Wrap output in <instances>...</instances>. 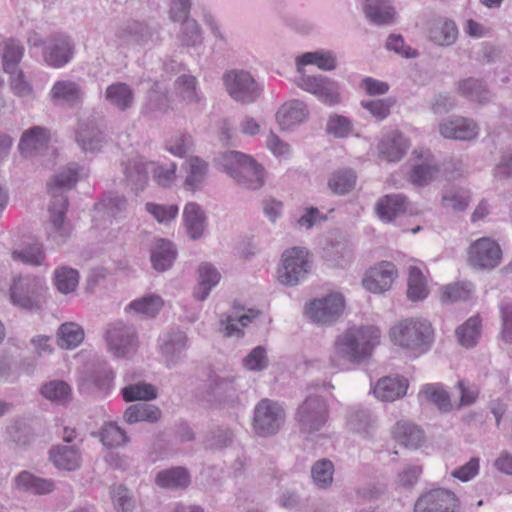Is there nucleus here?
Returning <instances> with one entry per match:
<instances>
[{
    "label": "nucleus",
    "instance_id": "obj_1",
    "mask_svg": "<svg viewBox=\"0 0 512 512\" xmlns=\"http://www.w3.org/2000/svg\"><path fill=\"white\" fill-rule=\"evenodd\" d=\"M80 170L82 168L77 164H69L47 184L52 201L48 209L50 216L46 226V233L48 239L57 245L63 244L69 238L72 231L70 223L66 220L69 202L62 189H70L77 183Z\"/></svg>",
    "mask_w": 512,
    "mask_h": 512
},
{
    "label": "nucleus",
    "instance_id": "obj_2",
    "mask_svg": "<svg viewBox=\"0 0 512 512\" xmlns=\"http://www.w3.org/2000/svg\"><path fill=\"white\" fill-rule=\"evenodd\" d=\"M380 331L374 326H353L337 336L334 342L332 362L339 366L338 361L360 363L368 358L372 350L379 344Z\"/></svg>",
    "mask_w": 512,
    "mask_h": 512
},
{
    "label": "nucleus",
    "instance_id": "obj_3",
    "mask_svg": "<svg viewBox=\"0 0 512 512\" xmlns=\"http://www.w3.org/2000/svg\"><path fill=\"white\" fill-rule=\"evenodd\" d=\"M215 161L242 188L257 190L265 183L263 167L249 155L225 151Z\"/></svg>",
    "mask_w": 512,
    "mask_h": 512
},
{
    "label": "nucleus",
    "instance_id": "obj_4",
    "mask_svg": "<svg viewBox=\"0 0 512 512\" xmlns=\"http://www.w3.org/2000/svg\"><path fill=\"white\" fill-rule=\"evenodd\" d=\"M330 408L327 399L318 394H310L298 405L294 420L299 433L307 440L320 435L329 421Z\"/></svg>",
    "mask_w": 512,
    "mask_h": 512
},
{
    "label": "nucleus",
    "instance_id": "obj_5",
    "mask_svg": "<svg viewBox=\"0 0 512 512\" xmlns=\"http://www.w3.org/2000/svg\"><path fill=\"white\" fill-rule=\"evenodd\" d=\"M433 336L431 323L423 318L403 319L390 330V337L395 345L419 353L429 349Z\"/></svg>",
    "mask_w": 512,
    "mask_h": 512
},
{
    "label": "nucleus",
    "instance_id": "obj_6",
    "mask_svg": "<svg viewBox=\"0 0 512 512\" xmlns=\"http://www.w3.org/2000/svg\"><path fill=\"white\" fill-rule=\"evenodd\" d=\"M43 280L31 275H20L10 286V300L13 305L28 311H37L45 303Z\"/></svg>",
    "mask_w": 512,
    "mask_h": 512
},
{
    "label": "nucleus",
    "instance_id": "obj_7",
    "mask_svg": "<svg viewBox=\"0 0 512 512\" xmlns=\"http://www.w3.org/2000/svg\"><path fill=\"white\" fill-rule=\"evenodd\" d=\"M227 94L242 105L255 103L262 94V87L254 76L243 69H232L223 74Z\"/></svg>",
    "mask_w": 512,
    "mask_h": 512
},
{
    "label": "nucleus",
    "instance_id": "obj_8",
    "mask_svg": "<svg viewBox=\"0 0 512 512\" xmlns=\"http://www.w3.org/2000/svg\"><path fill=\"white\" fill-rule=\"evenodd\" d=\"M285 418V410L278 402L264 398L254 408L253 429L261 437L273 436L282 428Z\"/></svg>",
    "mask_w": 512,
    "mask_h": 512
},
{
    "label": "nucleus",
    "instance_id": "obj_9",
    "mask_svg": "<svg viewBox=\"0 0 512 512\" xmlns=\"http://www.w3.org/2000/svg\"><path fill=\"white\" fill-rule=\"evenodd\" d=\"M105 338L109 350L118 358L133 357L139 347L135 328L121 320L110 323L107 326Z\"/></svg>",
    "mask_w": 512,
    "mask_h": 512
},
{
    "label": "nucleus",
    "instance_id": "obj_10",
    "mask_svg": "<svg viewBox=\"0 0 512 512\" xmlns=\"http://www.w3.org/2000/svg\"><path fill=\"white\" fill-rule=\"evenodd\" d=\"M310 269L308 252L293 247L282 254V266L278 269V280L286 286H295L306 277Z\"/></svg>",
    "mask_w": 512,
    "mask_h": 512
},
{
    "label": "nucleus",
    "instance_id": "obj_11",
    "mask_svg": "<svg viewBox=\"0 0 512 512\" xmlns=\"http://www.w3.org/2000/svg\"><path fill=\"white\" fill-rule=\"evenodd\" d=\"M246 387L241 377L211 375L207 381L206 388L210 399L230 406L240 404V395Z\"/></svg>",
    "mask_w": 512,
    "mask_h": 512
},
{
    "label": "nucleus",
    "instance_id": "obj_12",
    "mask_svg": "<svg viewBox=\"0 0 512 512\" xmlns=\"http://www.w3.org/2000/svg\"><path fill=\"white\" fill-rule=\"evenodd\" d=\"M344 309V296L339 292H333L311 301L306 307V314L315 323L331 324L341 317Z\"/></svg>",
    "mask_w": 512,
    "mask_h": 512
},
{
    "label": "nucleus",
    "instance_id": "obj_13",
    "mask_svg": "<svg viewBox=\"0 0 512 512\" xmlns=\"http://www.w3.org/2000/svg\"><path fill=\"white\" fill-rule=\"evenodd\" d=\"M116 39L120 46L134 42L141 46L158 43L160 38V25L145 21H134L117 30Z\"/></svg>",
    "mask_w": 512,
    "mask_h": 512
},
{
    "label": "nucleus",
    "instance_id": "obj_14",
    "mask_svg": "<svg viewBox=\"0 0 512 512\" xmlns=\"http://www.w3.org/2000/svg\"><path fill=\"white\" fill-rule=\"evenodd\" d=\"M295 83L302 90L317 96L325 104L335 105L340 102L338 83L326 76H309L300 73Z\"/></svg>",
    "mask_w": 512,
    "mask_h": 512
},
{
    "label": "nucleus",
    "instance_id": "obj_15",
    "mask_svg": "<svg viewBox=\"0 0 512 512\" xmlns=\"http://www.w3.org/2000/svg\"><path fill=\"white\" fill-rule=\"evenodd\" d=\"M459 500L449 490L438 488L423 493L415 502L414 512H456Z\"/></svg>",
    "mask_w": 512,
    "mask_h": 512
},
{
    "label": "nucleus",
    "instance_id": "obj_16",
    "mask_svg": "<svg viewBox=\"0 0 512 512\" xmlns=\"http://www.w3.org/2000/svg\"><path fill=\"white\" fill-rule=\"evenodd\" d=\"M501 255L498 243L489 238H481L470 246L469 262L473 267L490 270L500 263Z\"/></svg>",
    "mask_w": 512,
    "mask_h": 512
},
{
    "label": "nucleus",
    "instance_id": "obj_17",
    "mask_svg": "<svg viewBox=\"0 0 512 512\" xmlns=\"http://www.w3.org/2000/svg\"><path fill=\"white\" fill-rule=\"evenodd\" d=\"M74 45L68 36L55 34L47 39L43 51L44 61L52 67H62L73 57Z\"/></svg>",
    "mask_w": 512,
    "mask_h": 512
},
{
    "label": "nucleus",
    "instance_id": "obj_18",
    "mask_svg": "<svg viewBox=\"0 0 512 512\" xmlns=\"http://www.w3.org/2000/svg\"><path fill=\"white\" fill-rule=\"evenodd\" d=\"M439 132L447 139L469 141L478 135V127L471 119L452 116L440 122Z\"/></svg>",
    "mask_w": 512,
    "mask_h": 512
},
{
    "label": "nucleus",
    "instance_id": "obj_19",
    "mask_svg": "<svg viewBox=\"0 0 512 512\" xmlns=\"http://www.w3.org/2000/svg\"><path fill=\"white\" fill-rule=\"evenodd\" d=\"M396 276L395 265L391 262H382L368 271L362 284L372 293H382L391 288Z\"/></svg>",
    "mask_w": 512,
    "mask_h": 512
},
{
    "label": "nucleus",
    "instance_id": "obj_20",
    "mask_svg": "<svg viewBox=\"0 0 512 512\" xmlns=\"http://www.w3.org/2000/svg\"><path fill=\"white\" fill-rule=\"evenodd\" d=\"M121 165L127 186L135 193L143 191L149 180V162L136 157L123 161Z\"/></svg>",
    "mask_w": 512,
    "mask_h": 512
},
{
    "label": "nucleus",
    "instance_id": "obj_21",
    "mask_svg": "<svg viewBox=\"0 0 512 512\" xmlns=\"http://www.w3.org/2000/svg\"><path fill=\"white\" fill-rule=\"evenodd\" d=\"M155 484L167 490H185L191 484V475L182 466L160 470L155 476Z\"/></svg>",
    "mask_w": 512,
    "mask_h": 512
},
{
    "label": "nucleus",
    "instance_id": "obj_22",
    "mask_svg": "<svg viewBox=\"0 0 512 512\" xmlns=\"http://www.w3.org/2000/svg\"><path fill=\"white\" fill-rule=\"evenodd\" d=\"M177 251L169 240L158 238L150 248V260L152 267L158 272L170 269L176 259Z\"/></svg>",
    "mask_w": 512,
    "mask_h": 512
},
{
    "label": "nucleus",
    "instance_id": "obj_23",
    "mask_svg": "<svg viewBox=\"0 0 512 512\" xmlns=\"http://www.w3.org/2000/svg\"><path fill=\"white\" fill-rule=\"evenodd\" d=\"M408 381L404 377L386 376L378 380L373 393L376 398L384 402H392L406 394Z\"/></svg>",
    "mask_w": 512,
    "mask_h": 512
},
{
    "label": "nucleus",
    "instance_id": "obj_24",
    "mask_svg": "<svg viewBox=\"0 0 512 512\" xmlns=\"http://www.w3.org/2000/svg\"><path fill=\"white\" fill-rule=\"evenodd\" d=\"M428 38L438 46H451L458 38L457 26L449 19L433 20L428 26Z\"/></svg>",
    "mask_w": 512,
    "mask_h": 512
},
{
    "label": "nucleus",
    "instance_id": "obj_25",
    "mask_svg": "<svg viewBox=\"0 0 512 512\" xmlns=\"http://www.w3.org/2000/svg\"><path fill=\"white\" fill-rule=\"evenodd\" d=\"M407 209V198L402 194L385 195L375 206L378 217L384 222H391L404 214Z\"/></svg>",
    "mask_w": 512,
    "mask_h": 512
},
{
    "label": "nucleus",
    "instance_id": "obj_26",
    "mask_svg": "<svg viewBox=\"0 0 512 512\" xmlns=\"http://www.w3.org/2000/svg\"><path fill=\"white\" fill-rule=\"evenodd\" d=\"M105 100L119 111L131 109L135 102L133 89L124 82L109 85L104 94Z\"/></svg>",
    "mask_w": 512,
    "mask_h": 512
},
{
    "label": "nucleus",
    "instance_id": "obj_27",
    "mask_svg": "<svg viewBox=\"0 0 512 512\" xmlns=\"http://www.w3.org/2000/svg\"><path fill=\"white\" fill-rule=\"evenodd\" d=\"M308 116L307 106L303 101L292 100L283 104L276 113V119L282 129L302 123Z\"/></svg>",
    "mask_w": 512,
    "mask_h": 512
},
{
    "label": "nucleus",
    "instance_id": "obj_28",
    "mask_svg": "<svg viewBox=\"0 0 512 512\" xmlns=\"http://www.w3.org/2000/svg\"><path fill=\"white\" fill-rule=\"evenodd\" d=\"M235 312L232 314H224L220 318V330L228 337L242 336V329L238 327L239 323L242 327L247 326L254 318L257 317L258 311L250 309L247 314L240 315L242 307L234 305Z\"/></svg>",
    "mask_w": 512,
    "mask_h": 512
},
{
    "label": "nucleus",
    "instance_id": "obj_29",
    "mask_svg": "<svg viewBox=\"0 0 512 512\" xmlns=\"http://www.w3.org/2000/svg\"><path fill=\"white\" fill-rule=\"evenodd\" d=\"M76 141L84 151H99L104 142V135L93 121L82 122L76 133Z\"/></svg>",
    "mask_w": 512,
    "mask_h": 512
},
{
    "label": "nucleus",
    "instance_id": "obj_30",
    "mask_svg": "<svg viewBox=\"0 0 512 512\" xmlns=\"http://www.w3.org/2000/svg\"><path fill=\"white\" fill-rule=\"evenodd\" d=\"M50 95L55 104L72 107L81 100L82 91L77 83L64 80L54 84Z\"/></svg>",
    "mask_w": 512,
    "mask_h": 512
},
{
    "label": "nucleus",
    "instance_id": "obj_31",
    "mask_svg": "<svg viewBox=\"0 0 512 512\" xmlns=\"http://www.w3.org/2000/svg\"><path fill=\"white\" fill-rule=\"evenodd\" d=\"M183 218L189 237L193 240L201 238L206 228V216L201 207L194 202L186 204Z\"/></svg>",
    "mask_w": 512,
    "mask_h": 512
},
{
    "label": "nucleus",
    "instance_id": "obj_32",
    "mask_svg": "<svg viewBox=\"0 0 512 512\" xmlns=\"http://www.w3.org/2000/svg\"><path fill=\"white\" fill-rule=\"evenodd\" d=\"M408 148L406 138L401 133L385 136L378 145L380 156L389 161H399Z\"/></svg>",
    "mask_w": 512,
    "mask_h": 512
},
{
    "label": "nucleus",
    "instance_id": "obj_33",
    "mask_svg": "<svg viewBox=\"0 0 512 512\" xmlns=\"http://www.w3.org/2000/svg\"><path fill=\"white\" fill-rule=\"evenodd\" d=\"M50 139V133L47 128L34 126L26 130L20 139L19 149L24 155H31L34 151L45 147Z\"/></svg>",
    "mask_w": 512,
    "mask_h": 512
},
{
    "label": "nucleus",
    "instance_id": "obj_34",
    "mask_svg": "<svg viewBox=\"0 0 512 512\" xmlns=\"http://www.w3.org/2000/svg\"><path fill=\"white\" fill-rule=\"evenodd\" d=\"M187 346V336L183 332L168 334L161 345V353L168 367L174 366Z\"/></svg>",
    "mask_w": 512,
    "mask_h": 512
},
{
    "label": "nucleus",
    "instance_id": "obj_35",
    "mask_svg": "<svg viewBox=\"0 0 512 512\" xmlns=\"http://www.w3.org/2000/svg\"><path fill=\"white\" fill-rule=\"evenodd\" d=\"M49 454L50 460L59 469L72 471L79 467L80 454L75 446H55Z\"/></svg>",
    "mask_w": 512,
    "mask_h": 512
},
{
    "label": "nucleus",
    "instance_id": "obj_36",
    "mask_svg": "<svg viewBox=\"0 0 512 512\" xmlns=\"http://www.w3.org/2000/svg\"><path fill=\"white\" fill-rule=\"evenodd\" d=\"M364 11L366 17L377 25L391 23L395 15L389 0H366Z\"/></svg>",
    "mask_w": 512,
    "mask_h": 512
},
{
    "label": "nucleus",
    "instance_id": "obj_37",
    "mask_svg": "<svg viewBox=\"0 0 512 512\" xmlns=\"http://www.w3.org/2000/svg\"><path fill=\"white\" fill-rule=\"evenodd\" d=\"M199 282L195 287L193 296L199 300L204 301L211 289L219 282L220 273L211 264L203 263L199 266Z\"/></svg>",
    "mask_w": 512,
    "mask_h": 512
},
{
    "label": "nucleus",
    "instance_id": "obj_38",
    "mask_svg": "<svg viewBox=\"0 0 512 512\" xmlns=\"http://www.w3.org/2000/svg\"><path fill=\"white\" fill-rule=\"evenodd\" d=\"M83 328L74 322H66L60 325L56 333L57 345L62 349H74L84 339Z\"/></svg>",
    "mask_w": 512,
    "mask_h": 512
},
{
    "label": "nucleus",
    "instance_id": "obj_39",
    "mask_svg": "<svg viewBox=\"0 0 512 512\" xmlns=\"http://www.w3.org/2000/svg\"><path fill=\"white\" fill-rule=\"evenodd\" d=\"M296 64L299 73H304L303 66L309 64H314L324 71H331L336 68V57L331 51L307 52L297 58Z\"/></svg>",
    "mask_w": 512,
    "mask_h": 512
},
{
    "label": "nucleus",
    "instance_id": "obj_40",
    "mask_svg": "<svg viewBox=\"0 0 512 512\" xmlns=\"http://www.w3.org/2000/svg\"><path fill=\"white\" fill-rule=\"evenodd\" d=\"M440 173V167L433 157L428 155L420 164L415 165L410 172V181L414 185L425 186L435 180Z\"/></svg>",
    "mask_w": 512,
    "mask_h": 512
},
{
    "label": "nucleus",
    "instance_id": "obj_41",
    "mask_svg": "<svg viewBox=\"0 0 512 512\" xmlns=\"http://www.w3.org/2000/svg\"><path fill=\"white\" fill-rule=\"evenodd\" d=\"M163 304L164 302L160 296L148 294L130 302L125 310L147 318H153L159 313Z\"/></svg>",
    "mask_w": 512,
    "mask_h": 512
},
{
    "label": "nucleus",
    "instance_id": "obj_42",
    "mask_svg": "<svg viewBox=\"0 0 512 512\" xmlns=\"http://www.w3.org/2000/svg\"><path fill=\"white\" fill-rule=\"evenodd\" d=\"M160 417L161 410L157 406L148 403L131 405L124 412V419L128 424L141 421L154 423L157 422Z\"/></svg>",
    "mask_w": 512,
    "mask_h": 512
},
{
    "label": "nucleus",
    "instance_id": "obj_43",
    "mask_svg": "<svg viewBox=\"0 0 512 512\" xmlns=\"http://www.w3.org/2000/svg\"><path fill=\"white\" fill-rule=\"evenodd\" d=\"M17 488L34 494H45L53 490L50 480L36 477L27 471L21 472L15 479Z\"/></svg>",
    "mask_w": 512,
    "mask_h": 512
},
{
    "label": "nucleus",
    "instance_id": "obj_44",
    "mask_svg": "<svg viewBox=\"0 0 512 512\" xmlns=\"http://www.w3.org/2000/svg\"><path fill=\"white\" fill-rule=\"evenodd\" d=\"M394 435L398 441L409 448H417L424 440L423 431L414 424L398 422L394 429Z\"/></svg>",
    "mask_w": 512,
    "mask_h": 512
},
{
    "label": "nucleus",
    "instance_id": "obj_45",
    "mask_svg": "<svg viewBox=\"0 0 512 512\" xmlns=\"http://www.w3.org/2000/svg\"><path fill=\"white\" fill-rule=\"evenodd\" d=\"M458 91L471 101L485 103L490 99V92L482 81L468 78L459 82Z\"/></svg>",
    "mask_w": 512,
    "mask_h": 512
},
{
    "label": "nucleus",
    "instance_id": "obj_46",
    "mask_svg": "<svg viewBox=\"0 0 512 512\" xmlns=\"http://www.w3.org/2000/svg\"><path fill=\"white\" fill-rule=\"evenodd\" d=\"M356 178L352 169H340L330 176L328 186L335 194L344 195L353 190Z\"/></svg>",
    "mask_w": 512,
    "mask_h": 512
},
{
    "label": "nucleus",
    "instance_id": "obj_47",
    "mask_svg": "<svg viewBox=\"0 0 512 512\" xmlns=\"http://www.w3.org/2000/svg\"><path fill=\"white\" fill-rule=\"evenodd\" d=\"M24 54V47L14 39L4 41L2 53L3 69L5 72H15L19 70V63Z\"/></svg>",
    "mask_w": 512,
    "mask_h": 512
},
{
    "label": "nucleus",
    "instance_id": "obj_48",
    "mask_svg": "<svg viewBox=\"0 0 512 512\" xmlns=\"http://www.w3.org/2000/svg\"><path fill=\"white\" fill-rule=\"evenodd\" d=\"M181 22V29L178 33L180 45L184 47H196L203 41L202 30L198 22L192 18Z\"/></svg>",
    "mask_w": 512,
    "mask_h": 512
},
{
    "label": "nucleus",
    "instance_id": "obj_49",
    "mask_svg": "<svg viewBox=\"0 0 512 512\" xmlns=\"http://www.w3.org/2000/svg\"><path fill=\"white\" fill-rule=\"evenodd\" d=\"M127 207V199L124 196L115 194L104 197L95 205V210L98 213L107 215L108 218H116L126 212Z\"/></svg>",
    "mask_w": 512,
    "mask_h": 512
},
{
    "label": "nucleus",
    "instance_id": "obj_50",
    "mask_svg": "<svg viewBox=\"0 0 512 512\" xmlns=\"http://www.w3.org/2000/svg\"><path fill=\"white\" fill-rule=\"evenodd\" d=\"M41 394L58 404H66L71 399V388L62 380H53L41 387Z\"/></svg>",
    "mask_w": 512,
    "mask_h": 512
},
{
    "label": "nucleus",
    "instance_id": "obj_51",
    "mask_svg": "<svg viewBox=\"0 0 512 512\" xmlns=\"http://www.w3.org/2000/svg\"><path fill=\"white\" fill-rule=\"evenodd\" d=\"M428 295L426 280L417 267H410L407 296L411 301H421Z\"/></svg>",
    "mask_w": 512,
    "mask_h": 512
},
{
    "label": "nucleus",
    "instance_id": "obj_52",
    "mask_svg": "<svg viewBox=\"0 0 512 512\" xmlns=\"http://www.w3.org/2000/svg\"><path fill=\"white\" fill-rule=\"evenodd\" d=\"M470 202V193L467 189L452 187L443 193V206L456 212L464 211Z\"/></svg>",
    "mask_w": 512,
    "mask_h": 512
},
{
    "label": "nucleus",
    "instance_id": "obj_53",
    "mask_svg": "<svg viewBox=\"0 0 512 512\" xmlns=\"http://www.w3.org/2000/svg\"><path fill=\"white\" fill-rule=\"evenodd\" d=\"M79 283V273L70 267H61L54 272V284L62 294L73 292Z\"/></svg>",
    "mask_w": 512,
    "mask_h": 512
},
{
    "label": "nucleus",
    "instance_id": "obj_54",
    "mask_svg": "<svg viewBox=\"0 0 512 512\" xmlns=\"http://www.w3.org/2000/svg\"><path fill=\"white\" fill-rule=\"evenodd\" d=\"M427 402L434 404L439 410L447 412L451 409V402L448 393L438 385H425L419 393Z\"/></svg>",
    "mask_w": 512,
    "mask_h": 512
},
{
    "label": "nucleus",
    "instance_id": "obj_55",
    "mask_svg": "<svg viewBox=\"0 0 512 512\" xmlns=\"http://www.w3.org/2000/svg\"><path fill=\"white\" fill-rule=\"evenodd\" d=\"M100 440L104 446L115 448L129 442L126 432L114 422L106 423L100 432Z\"/></svg>",
    "mask_w": 512,
    "mask_h": 512
},
{
    "label": "nucleus",
    "instance_id": "obj_56",
    "mask_svg": "<svg viewBox=\"0 0 512 512\" xmlns=\"http://www.w3.org/2000/svg\"><path fill=\"white\" fill-rule=\"evenodd\" d=\"M170 107L166 91L152 88L148 91L147 100L143 106V114L150 115L156 112L165 113Z\"/></svg>",
    "mask_w": 512,
    "mask_h": 512
},
{
    "label": "nucleus",
    "instance_id": "obj_57",
    "mask_svg": "<svg viewBox=\"0 0 512 512\" xmlns=\"http://www.w3.org/2000/svg\"><path fill=\"white\" fill-rule=\"evenodd\" d=\"M334 465L328 459L316 461L311 468L313 482L318 488H328L333 481Z\"/></svg>",
    "mask_w": 512,
    "mask_h": 512
},
{
    "label": "nucleus",
    "instance_id": "obj_58",
    "mask_svg": "<svg viewBox=\"0 0 512 512\" xmlns=\"http://www.w3.org/2000/svg\"><path fill=\"white\" fill-rule=\"evenodd\" d=\"M122 396L126 402H133L137 400H153L157 397L156 389L153 385L139 382L131 384L122 389Z\"/></svg>",
    "mask_w": 512,
    "mask_h": 512
},
{
    "label": "nucleus",
    "instance_id": "obj_59",
    "mask_svg": "<svg viewBox=\"0 0 512 512\" xmlns=\"http://www.w3.org/2000/svg\"><path fill=\"white\" fill-rule=\"evenodd\" d=\"M480 320L477 317L469 318L463 325L457 328L456 336L460 345L473 347L480 335Z\"/></svg>",
    "mask_w": 512,
    "mask_h": 512
},
{
    "label": "nucleus",
    "instance_id": "obj_60",
    "mask_svg": "<svg viewBox=\"0 0 512 512\" xmlns=\"http://www.w3.org/2000/svg\"><path fill=\"white\" fill-rule=\"evenodd\" d=\"M188 164L189 172L185 179V186L188 189L194 190L204 181L208 172V165L199 157H191Z\"/></svg>",
    "mask_w": 512,
    "mask_h": 512
},
{
    "label": "nucleus",
    "instance_id": "obj_61",
    "mask_svg": "<svg viewBox=\"0 0 512 512\" xmlns=\"http://www.w3.org/2000/svg\"><path fill=\"white\" fill-rule=\"evenodd\" d=\"M179 96L188 104L200 102L201 98L197 93V79L192 75H181L175 82Z\"/></svg>",
    "mask_w": 512,
    "mask_h": 512
},
{
    "label": "nucleus",
    "instance_id": "obj_62",
    "mask_svg": "<svg viewBox=\"0 0 512 512\" xmlns=\"http://www.w3.org/2000/svg\"><path fill=\"white\" fill-rule=\"evenodd\" d=\"M234 438L229 428L217 427L208 432L205 438V447L211 450H220L231 445Z\"/></svg>",
    "mask_w": 512,
    "mask_h": 512
},
{
    "label": "nucleus",
    "instance_id": "obj_63",
    "mask_svg": "<svg viewBox=\"0 0 512 512\" xmlns=\"http://www.w3.org/2000/svg\"><path fill=\"white\" fill-rule=\"evenodd\" d=\"M12 258L26 264L39 266L43 263L45 254L42 245L35 243L21 250H14L12 252Z\"/></svg>",
    "mask_w": 512,
    "mask_h": 512
},
{
    "label": "nucleus",
    "instance_id": "obj_64",
    "mask_svg": "<svg viewBox=\"0 0 512 512\" xmlns=\"http://www.w3.org/2000/svg\"><path fill=\"white\" fill-rule=\"evenodd\" d=\"M353 126L349 118L332 114L326 124V132L335 138H346L352 133Z\"/></svg>",
    "mask_w": 512,
    "mask_h": 512
}]
</instances>
